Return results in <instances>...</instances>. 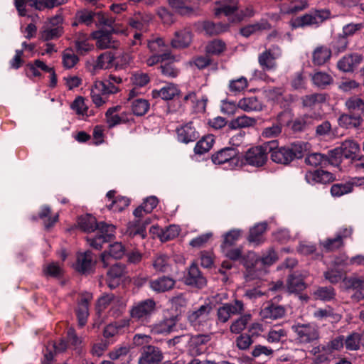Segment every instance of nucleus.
<instances>
[{"label":"nucleus","instance_id":"obj_1","mask_svg":"<svg viewBox=\"0 0 364 364\" xmlns=\"http://www.w3.org/2000/svg\"><path fill=\"white\" fill-rule=\"evenodd\" d=\"M78 225L84 232H92L97 230L94 237H87V240L96 250H100L104 243L108 242L114 237L115 227L105 222L97 223L96 218L87 214L78 218Z\"/></svg>","mask_w":364,"mask_h":364},{"label":"nucleus","instance_id":"obj_2","mask_svg":"<svg viewBox=\"0 0 364 364\" xmlns=\"http://www.w3.org/2000/svg\"><path fill=\"white\" fill-rule=\"evenodd\" d=\"M269 146L272 148L269 150L271 159L277 164L287 165L294 159L304 156L307 151L308 144L296 142L290 146L279 147L278 141L272 140L269 141Z\"/></svg>","mask_w":364,"mask_h":364},{"label":"nucleus","instance_id":"obj_3","mask_svg":"<svg viewBox=\"0 0 364 364\" xmlns=\"http://www.w3.org/2000/svg\"><path fill=\"white\" fill-rule=\"evenodd\" d=\"M212 312V304L205 303L190 311L188 313V321L195 329L198 331L206 330L210 325Z\"/></svg>","mask_w":364,"mask_h":364},{"label":"nucleus","instance_id":"obj_4","mask_svg":"<svg viewBox=\"0 0 364 364\" xmlns=\"http://www.w3.org/2000/svg\"><path fill=\"white\" fill-rule=\"evenodd\" d=\"M119 89L110 80L96 81L92 86L90 95L96 107H100L106 103L108 95L115 94Z\"/></svg>","mask_w":364,"mask_h":364},{"label":"nucleus","instance_id":"obj_5","mask_svg":"<svg viewBox=\"0 0 364 364\" xmlns=\"http://www.w3.org/2000/svg\"><path fill=\"white\" fill-rule=\"evenodd\" d=\"M212 161L214 164H224L225 168L232 169L243 164V160L240 156L237 149L232 147L221 149L212 155Z\"/></svg>","mask_w":364,"mask_h":364},{"label":"nucleus","instance_id":"obj_6","mask_svg":"<svg viewBox=\"0 0 364 364\" xmlns=\"http://www.w3.org/2000/svg\"><path fill=\"white\" fill-rule=\"evenodd\" d=\"M291 329L296 334L295 340L300 344L311 343L319 338L318 328L312 323H296Z\"/></svg>","mask_w":364,"mask_h":364},{"label":"nucleus","instance_id":"obj_7","mask_svg":"<svg viewBox=\"0 0 364 364\" xmlns=\"http://www.w3.org/2000/svg\"><path fill=\"white\" fill-rule=\"evenodd\" d=\"M156 301L153 299H146L134 303L129 309L132 319L139 322H147L156 310Z\"/></svg>","mask_w":364,"mask_h":364},{"label":"nucleus","instance_id":"obj_8","mask_svg":"<svg viewBox=\"0 0 364 364\" xmlns=\"http://www.w3.org/2000/svg\"><path fill=\"white\" fill-rule=\"evenodd\" d=\"M272 148L269 146V141L264 142L261 146L250 148L244 155L245 163L255 167L264 166L267 161V154Z\"/></svg>","mask_w":364,"mask_h":364},{"label":"nucleus","instance_id":"obj_9","mask_svg":"<svg viewBox=\"0 0 364 364\" xmlns=\"http://www.w3.org/2000/svg\"><path fill=\"white\" fill-rule=\"evenodd\" d=\"M282 55V49L278 46H272L259 55L258 63L259 66L264 71L276 70L277 67L276 60L279 58Z\"/></svg>","mask_w":364,"mask_h":364},{"label":"nucleus","instance_id":"obj_10","mask_svg":"<svg viewBox=\"0 0 364 364\" xmlns=\"http://www.w3.org/2000/svg\"><path fill=\"white\" fill-rule=\"evenodd\" d=\"M330 16V12L328 10H315L311 11L301 16L297 17L294 22L295 27H305L313 25H319Z\"/></svg>","mask_w":364,"mask_h":364},{"label":"nucleus","instance_id":"obj_11","mask_svg":"<svg viewBox=\"0 0 364 364\" xmlns=\"http://www.w3.org/2000/svg\"><path fill=\"white\" fill-rule=\"evenodd\" d=\"M239 1L238 0H225L219 7L215 9V14L216 16H220L221 14H224L225 16H231L232 15L236 16L235 18H232L231 19L232 21H240L243 18V17L246 16H250L251 14L248 9H247L246 12H244L242 10H240L239 11Z\"/></svg>","mask_w":364,"mask_h":364},{"label":"nucleus","instance_id":"obj_12","mask_svg":"<svg viewBox=\"0 0 364 364\" xmlns=\"http://www.w3.org/2000/svg\"><path fill=\"white\" fill-rule=\"evenodd\" d=\"M147 46L151 52L158 53L148 59V64L152 65L159 62H163L171 57V53L165 50L166 45L164 40L156 38L152 40H146Z\"/></svg>","mask_w":364,"mask_h":364},{"label":"nucleus","instance_id":"obj_13","mask_svg":"<svg viewBox=\"0 0 364 364\" xmlns=\"http://www.w3.org/2000/svg\"><path fill=\"white\" fill-rule=\"evenodd\" d=\"M243 311L242 301L236 300L234 303H226L218 309L217 318L220 323H226L232 315L241 314Z\"/></svg>","mask_w":364,"mask_h":364},{"label":"nucleus","instance_id":"obj_14","mask_svg":"<svg viewBox=\"0 0 364 364\" xmlns=\"http://www.w3.org/2000/svg\"><path fill=\"white\" fill-rule=\"evenodd\" d=\"M354 186L364 188V177H354L346 183H335L331 188V193L334 197H341L351 193Z\"/></svg>","mask_w":364,"mask_h":364},{"label":"nucleus","instance_id":"obj_15","mask_svg":"<svg viewBox=\"0 0 364 364\" xmlns=\"http://www.w3.org/2000/svg\"><path fill=\"white\" fill-rule=\"evenodd\" d=\"M163 353L156 346L147 345L142 348L139 364H157L163 360Z\"/></svg>","mask_w":364,"mask_h":364},{"label":"nucleus","instance_id":"obj_16","mask_svg":"<svg viewBox=\"0 0 364 364\" xmlns=\"http://www.w3.org/2000/svg\"><path fill=\"white\" fill-rule=\"evenodd\" d=\"M361 54L353 53L343 56L337 63V68L343 73H353L363 61Z\"/></svg>","mask_w":364,"mask_h":364},{"label":"nucleus","instance_id":"obj_17","mask_svg":"<svg viewBox=\"0 0 364 364\" xmlns=\"http://www.w3.org/2000/svg\"><path fill=\"white\" fill-rule=\"evenodd\" d=\"M92 299V294L90 292H85L80 295L76 309L78 325L80 327H83L87 323L89 316V304Z\"/></svg>","mask_w":364,"mask_h":364},{"label":"nucleus","instance_id":"obj_18","mask_svg":"<svg viewBox=\"0 0 364 364\" xmlns=\"http://www.w3.org/2000/svg\"><path fill=\"white\" fill-rule=\"evenodd\" d=\"M264 93L269 101L280 105L281 107H286L293 101L290 95H284L283 87H269L266 89Z\"/></svg>","mask_w":364,"mask_h":364},{"label":"nucleus","instance_id":"obj_19","mask_svg":"<svg viewBox=\"0 0 364 364\" xmlns=\"http://www.w3.org/2000/svg\"><path fill=\"white\" fill-rule=\"evenodd\" d=\"M185 283L188 286L202 289L206 285L207 280L199 270L198 267L196 264H192L185 276Z\"/></svg>","mask_w":364,"mask_h":364},{"label":"nucleus","instance_id":"obj_20","mask_svg":"<svg viewBox=\"0 0 364 364\" xmlns=\"http://www.w3.org/2000/svg\"><path fill=\"white\" fill-rule=\"evenodd\" d=\"M178 318L176 316L164 317L151 326V332L154 334H168L174 331Z\"/></svg>","mask_w":364,"mask_h":364},{"label":"nucleus","instance_id":"obj_21","mask_svg":"<svg viewBox=\"0 0 364 364\" xmlns=\"http://www.w3.org/2000/svg\"><path fill=\"white\" fill-rule=\"evenodd\" d=\"M125 253L124 247L121 242H114L109 246V250L101 255V261L104 267H107L111 264L112 259H118L122 258Z\"/></svg>","mask_w":364,"mask_h":364},{"label":"nucleus","instance_id":"obj_22","mask_svg":"<svg viewBox=\"0 0 364 364\" xmlns=\"http://www.w3.org/2000/svg\"><path fill=\"white\" fill-rule=\"evenodd\" d=\"M286 314V309L272 302H267L261 309L260 316L262 319L276 320L282 318Z\"/></svg>","mask_w":364,"mask_h":364},{"label":"nucleus","instance_id":"obj_23","mask_svg":"<svg viewBox=\"0 0 364 364\" xmlns=\"http://www.w3.org/2000/svg\"><path fill=\"white\" fill-rule=\"evenodd\" d=\"M152 267L158 273H169L172 272L173 261L167 255L157 253L154 256Z\"/></svg>","mask_w":364,"mask_h":364},{"label":"nucleus","instance_id":"obj_24","mask_svg":"<svg viewBox=\"0 0 364 364\" xmlns=\"http://www.w3.org/2000/svg\"><path fill=\"white\" fill-rule=\"evenodd\" d=\"M96 39V46L100 49L117 48L119 42L115 40L111 32L98 31L94 33Z\"/></svg>","mask_w":364,"mask_h":364},{"label":"nucleus","instance_id":"obj_25","mask_svg":"<svg viewBox=\"0 0 364 364\" xmlns=\"http://www.w3.org/2000/svg\"><path fill=\"white\" fill-rule=\"evenodd\" d=\"M231 247H221L222 252L224 255L229 258L231 260H237L239 259H242V263L247 268L252 267L255 262L257 261L255 259V255L253 252H250L248 257L251 259V262H247L244 257H242V252L240 248H230Z\"/></svg>","mask_w":364,"mask_h":364},{"label":"nucleus","instance_id":"obj_26","mask_svg":"<svg viewBox=\"0 0 364 364\" xmlns=\"http://www.w3.org/2000/svg\"><path fill=\"white\" fill-rule=\"evenodd\" d=\"M126 273L125 265L121 263L112 264L107 272V284L110 289L116 288L119 284V279Z\"/></svg>","mask_w":364,"mask_h":364},{"label":"nucleus","instance_id":"obj_27","mask_svg":"<svg viewBox=\"0 0 364 364\" xmlns=\"http://www.w3.org/2000/svg\"><path fill=\"white\" fill-rule=\"evenodd\" d=\"M180 94V90L176 85L167 83L160 89H154L151 92L153 98H161L163 100H171Z\"/></svg>","mask_w":364,"mask_h":364},{"label":"nucleus","instance_id":"obj_28","mask_svg":"<svg viewBox=\"0 0 364 364\" xmlns=\"http://www.w3.org/2000/svg\"><path fill=\"white\" fill-rule=\"evenodd\" d=\"M176 284V280L172 277L163 276L149 282L150 288L156 293H163L172 289Z\"/></svg>","mask_w":364,"mask_h":364},{"label":"nucleus","instance_id":"obj_29","mask_svg":"<svg viewBox=\"0 0 364 364\" xmlns=\"http://www.w3.org/2000/svg\"><path fill=\"white\" fill-rule=\"evenodd\" d=\"M305 277V275L297 272L289 274L287 283L288 291L289 293H299L304 290L306 287L304 282Z\"/></svg>","mask_w":364,"mask_h":364},{"label":"nucleus","instance_id":"obj_30","mask_svg":"<svg viewBox=\"0 0 364 364\" xmlns=\"http://www.w3.org/2000/svg\"><path fill=\"white\" fill-rule=\"evenodd\" d=\"M192 41V35L189 29L184 28L174 33V38L171 40V44L175 48H184L188 47Z\"/></svg>","mask_w":364,"mask_h":364},{"label":"nucleus","instance_id":"obj_31","mask_svg":"<svg viewBox=\"0 0 364 364\" xmlns=\"http://www.w3.org/2000/svg\"><path fill=\"white\" fill-rule=\"evenodd\" d=\"M177 134L178 140L186 144L195 141L199 137L198 133L196 131L191 122L177 129Z\"/></svg>","mask_w":364,"mask_h":364},{"label":"nucleus","instance_id":"obj_32","mask_svg":"<svg viewBox=\"0 0 364 364\" xmlns=\"http://www.w3.org/2000/svg\"><path fill=\"white\" fill-rule=\"evenodd\" d=\"M94 265L92 253L87 251L77 256L76 269L82 274L89 273Z\"/></svg>","mask_w":364,"mask_h":364},{"label":"nucleus","instance_id":"obj_33","mask_svg":"<svg viewBox=\"0 0 364 364\" xmlns=\"http://www.w3.org/2000/svg\"><path fill=\"white\" fill-rule=\"evenodd\" d=\"M151 223V219L146 218L144 220H134L130 222L128 227V230L130 235L136 236L139 235L141 238L146 237V228Z\"/></svg>","mask_w":364,"mask_h":364},{"label":"nucleus","instance_id":"obj_34","mask_svg":"<svg viewBox=\"0 0 364 364\" xmlns=\"http://www.w3.org/2000/svg\"><path fill=\"white\" fill-rule=\"evenodd\" d=\"M237 107L247 112H257L262 109V104L257 97L252 96L240 100Z\"/></svg>","mask_w":364,"mask_h":364},{"label":"nucleus","instance_id":"obj_35","mask_svg":"<svg viewBox=\"0 0 364 364\" xmlns=\"http://www.w3.org/2000/svg\"><path fill=\"white\" fill-rule=\"evenodd\" d=\"M363 122V117L353 113L341 114L338 118V124L346 129L358 128Z\"/></svg>","mask_w":364,"mask_h":364},{"label":"nucleus","instance_id":"obj_36","mask_svg":"<svg viewBox=\"0 0 364 364\" xmlns=\"http://www.w3.org/2000/svg\"><path fill=\"white\" fill-rule=\"evenodd\" d=\"M267 228V223L262 222L257 223L250 228L247 240L251 243L259 245L264 241L263 234Z\"/></svg>","mask_w":364,"mask_h":364},{"label":"nucleus","instance_id":"obj_37","mask_svg":"<svg viewBox=\"0 0 364 364\" xmlns=\"http://www.w3.org/2000/svg\"><path fill=\"white\" fill-rule=\"evenodd\" d=\"M256 122V119L248 117L247 115H242L232 119L228 124V126L230 129L236 130L253 127Z\"/></svg>","mask_w":364,"mask_h":364},{"label":"nucleus","instance_id":"obj_38","mask_svg":"<svg viewBox=\"0 0 364 364\" xmlns=\"http://www.w3.org/2000/svg\"><path fill=\"white\" fill-rule=\"evenodd\" d=\"M345 105L348 112L364 117V101L358 96H353L347 99Z\"/></svg>","mask_w":364,"mask_h":364},{"label":"nucleus","instance_id":"obj_39","mask_svg":"<svg viewBox=\"0 0 364 364\" xmlns=\"http://www.w3.org/2000/svg\"><path fill=\"white\" fill-rule=\"evenodd\" d=\"M343 156L345 159H355L357 153L360 150L359 144L352 139L345 140L339 146Z\"/></svg>","mask_w":364,"mask_h":364},{"label":"nucleus","instance_id":"obj_40","mask_svg":"<svg viewBox=\"0 0 364 364\" xmlns=\"http://www.w3.org/2000/svg\"><path fill=\"white\" fill-rule=\"evenodd\" d=\"M44 0H15V6L21 16H26V5H28L36 10L42 11Z\"/></svg>","mask_w":364,"mask_h":364},{"label":"nucleus","instance_id":"obj_41","mask_svg":"<svg viewBox=\"0 0 364 364\" xmlns=\"http://www.w3.org/2000/svg\"><path fill=\"white\" fill-rule=\"evenodd\" d=\"M95 13L87 9L77 11L75 14V21L73 23V26H75L79 23L87 26L92 25L95 21Z\"/></svg>","mask_w":364,"mask_h":364},{"label":"nucleus","instance_id":"obj_42","mask_svg":"<svg viewBox=\"0 0 364 364\" xmlns=\"http://www.w3.org/2000/svg\"><path fill=\"white\" fill-rule=\"evenodd\" d=\"M114 57L112 52H105L100 54L93 65L94 70H106L112 68Z\"/></svg>","mask_w":364,"mask_h":364},{"label":"nucleus","instance_id":"obj_43","mask_svg":"<svg viewBox=\"0 0 364 364\" xmlns=\"http://www.w3.org/2000/svg\"><path fill=\"white\" fill-rule=\"evenodd\" d=\"M331 56V50L325 46L317 47L312 55L313 63L317 65H323Z\"/></svg>","mask_w":364,"mask_h":364},{"label":"nucleus","instance_id":"obj_44","mask_svg":"<svg viewBox=\"0 0 364 364\" xmlns=\"http://www.w3.org/2000/svg\"><path fill=\"white\" fill-rule=\"evenodd\" d=\"M271 28L270 23L266 20H262L259 22L246 26L240 29V33L245 37H249L254 33L262 30H269Z\"/></svg>","mask_w":364,"mask_h":364},{"label":"nucleus","instance_id":"obj_45","mask_svg":"<svg viewBox=\"0 0 364 364\" xmlns=\"http://www.w3.org/2000/svg\"><path fill=\"white\" fill-rule=\"evenodd\" d=\"M203 29L209 36L219 35L228 29V25L222 23H215L212 21H204Z\"/></svg>","mask_w":364,"mask_h":364},{"label":"nucleus","instance_id":"obj_46","mask_svg":"<svg viewBox=\"0 0 364 364\" xmlns=\"http://www.w3.org/2000/svg\"><path fill=\"white\" fill-rule=\"evenodd\" d=\"M132 111L136 116H143L147 113L149 109V102L148 100L142 98L134 99L132 101Z\"/></svg>","mask_w":364,"mask_h":364},{"label":"nucleus","instance_id":"obj_47","mask_svg":"<svg viewBox=\"0 0 364 364\" xmlns=\"http://www.w3.org/2000/svg\"><path fill=\"white\" fill-rule=\"evenodd\" d=\"M192 0H168L169 5L181 15L190 14L193 9L190 6Z\"/></svg>","mask_w":364,"mask_h":364},{"label":"nucleus","instance_id":"obj_48","mask_svg":"<svg viewBox=\"0 0 364 364\" xmlns=\"http://www.w3.org/2000/svg\"><path fill=\"white\" fill-rule=\"evenodd\" d=\"M226 49L225 43L220 39H214L208 43L205 46V52L207 54L219 55Z\"/></svg>","mask_w":364,"mask_h":364},{"label":"nucleus","instance_id":"obj_49","mask_svg":"<svg viewBox=\"0 0 364 364\" xmlns=\"http://www.w3.org/2000/svg\"><path fill=\"white\" fill-rule=\"evenodd\" d=\"M344 344L348 350H357L362 345V338L360 333L353 332L346 338L344 337Z\"/></svg>","mask_w":364,"mask_h":364},{"label":"nucleus","instance_id":"obj_50","mask_svg":"<svg viewBox=\"0 0 364 364\" xmlns=\"http://www.w3.org/2000/svg\"><path fill=\"white\" fill-rule=\"evenodd\" d=\"M215 140L213 135H207L199 140L194 148L197 154H203L208 151L213 146Z\"/></svg>","mask_w":364,"mask_h":364},{"label":"nucleus","instance_id":"obj_51","mask_svg":"<svg viewBox=\"0 0 364 364\" xmlns=\"http://www.w3.org/2000/svg\"><path fill=\"white\" fill-rule=\"evenodd\" d=\"M314 85L319 88H325L327 85L333 82V77L326 73L316 72L311 77Z\"/></svg>","mask_w":364,"mask_h":364},{"label":"nucleus","instance_id":"obj_52","mask_svg":"<svg viewBox=\"0 0 364 364\" xmlns=\"http://www.w3.org/2000/svg\"><path fill=\"white\" fill-rule=\"evenodd\" d=\"M41 38L48 41L59 38L63 33V28H51L43 25L41 30Z\"/></svg>","mask_w":364,"mask_h":364},{"label":"nucleus","instance_id":"obj_53","mask_svg":"<svg viewBox=\"0 0 364 364\" xmlns=\"http://www.w3.org/2000/svg\"><path fill=\"white\" fill-rule=\"evenodd\" d=\"M343 157V156L339 146L329 150L328 154H325V160L327 161H326V166L328 165L338 166L342 162Z\"/></svg>","mask_w":364,"mask_h":364},{"label":"nucleus","instance_id":"obj_54","mask_svg":"<svg viewBox=\"0 0 364 364\" xmlns=\"http://www.w3.org/2000/svg\"><path fill=\"white\" fill-rule=\"evenodd\" d=\"M308 4L305 1H291L289 5L282 4L281 11L286 14H296L305 9Z\"/></svg>","mask_w":364,"mask_h":364},{"label":"nucleus","instance_id":"obj_55","mask_svg":"<svg viewBox=\"0 0 364 364\" xmlns=\"http://www.w3.org/2000/svg\"><path fill=\"white\" fill-rule=\"evenodd\" d=\"M316 299L329 301L335 298V289L332 287H318L314 293Z\"/></svg>","mask_w":364,"mask_h":364},{"label":"nucleus","instance_id":"obj_56","mask_svg":"<svg viewBox=\"0 0 364 364\" xmlns=\"http://www.w3.org/2000/svg\"><path fill=\"white\" fill-rule=\"evenodd\" d=\"M50 213V208L47 205L43 206L38 213V217L39 218L43 220L44 225L46 229H49L50 227H52L58 219V215H55L54 217H51Z\"/></svg>","mask_w":364,"mask_h":364},{"label":"nucleus","instance_id":"obj_57","mask_svg":"<svg viewBox=\"0 0 364 364\" xmlns=\"http://www.w3.org/2000/svg\"><path fill=\"white\" fill-rule=\"evenodd\" d=\"M251 316L245 314L233 321L230 327V330L232 333H240L247 326L250 321Z\"/></svg>","mask_w":364,"mask_h":364},{"label":"nucleus","instance_id":"obj_58","mask_svg":"<svg viewBox=\"0 0 364 364\" xmlns=\"http://www.w3.org/2000/svg\"><path fill=\"white\" fill-rule=\"evenodd\" d=\"M46 277L60 278L63 274V268L56 262H50L44 265L43 269Z\"/></svg>","mask_w":364,"mask_h":364},{"label":"nucleus","instance_id":"obj_59","mask_svg":"<svg viewBox=\"0 0 364 364\" xmlns=\"http://www.w3.org/2000/svg\"><path fill=\"white\" fill-rule=\"evenodd\" d=\"M130 200L128 198L124 196L116 197L107 207L109 210L114 212H121L129 206Z\"/></svg>","mask_w":364,"mask_h":364},{"label":"nucleus","instance_id":"obj_60","mask_svg":"<svg viewBox=\"0 0 364 364\" xmlns=\"http://www.w3.org/2000/svg\"><path fill=\"white\" fill-rule=\"evenodd\" d=\"M114 304H118L121 307L124 306V303L120 299L112 294H105L98 300V306L100 309H105L107 306Z\"/></svg>","mask_w":364,"mask_h":364},{"label":"nucleus","instance_id":"obj_61","mask_svg":"<svg viewBox=\"0 0 364 364\" xmlns=\"http://www.w3.org/2000/svg\"><path fill=\"white\" fill-rule=\"evenodd\" d=\"M241 236V230L238 229H232L226 232L223 237V242L221 247H232L240 239Z\"/></svg>","mask_w":364,"mask_h":364},{"label":"nucleus","instance_id":"obj_62","mask_svg":"<svg viewBox=\"0 0 364 364\" xmlns=\"http://www.w3.org/2000/svg\"><path fill=\"white\" fill-rule=\"evenodd\" d=\"M325 160V154H322L320 153H313L311 154H309L305 158V163L307 165L311 166H320L321 167H326V164Z\"/></svg>","mask_w":364,"mask_h":364},{"label":"nucleus","instance_id":"obj_63","mask_svg":"<svg viewBox=\"0 0 364 364\" xmlns=\"http://www.w3.org/2000/svg\"><path fill=\"white\" fill-rule=\"evenodd\" d=\"M248 86L247 80L245 77H240L237 79L231 80L229 81L228 88L229 91L233 93L240 92Z\"/></svg>","mask_w":364,"mask_h":364},{"label":"nucleus","instance_id":"obj_64","mask_svg":"<svg viewBox=\"0 0 364 364\" xmlns=\"http://www.w3.org/2000/svg\"><path fill=\"white\" fill-rule=\"evenodd\" d=\"M150 81L149 75L141 71H136L132 74L131 82L136 87H144Z\"/></svg>","mask_w":364,"mask_h":364}]
</instances>
